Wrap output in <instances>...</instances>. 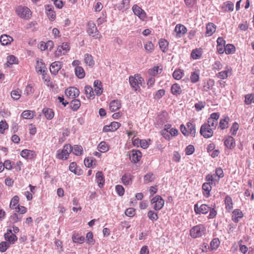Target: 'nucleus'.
<instances>
[{"label": "nucleus", "mask_w": 254, "mask_h": 254, "mask_svg": "<svg viewBox=\"0 0 254 254\" xmlns=\"http://www.w3.org/2000/svg\"><path fill=\"white\" fill-rule=\"evenodd\" d=\"M130 86L135 91H140V85L144 82L143 78L139 74H135L134 75H130L128 78Z\"/></svg>", "instance_id": "nucleus-1"}, {"label": "nucleus", "mask_w": 254, "mask_h": 254, "mask_svg": "<svg viewBox=\"0 0 254 254\" xmlns=\"http://www.w3.org/2000/svg\"><path fill=\"white\" fill-rule=\"evenodd\" d=\"M180 130L183 134L185 136L190 135L192 137H195L196 133L195 125L190 122L187 123V127L184 124L181 125L180 126Z\"/></svg>", "instance_id": "nucleus-2"}, {"label": "nucleus", "mask_w": 254, "mask_h": 254, "mask_svg": "<svg viewBox=\"0 0 254 254\" xmlns=\"http://www.w3.org/2000/svg\"><path fill=\"white\" fill-rule=\"evenodd\" d=\"M72 151V147L69 144H65L62 149H59L56 153V157L60 160H65Z\"/></svg>", "instance_id": "nucleus-3"}, {"label": "nucleus", "mask_w": 254, "mask_h": 254, "mask_svg": "<svg viewBox=\"0 0 254 254\" xmlns=\"http://www.w3.org/2000/svg\"><path fill=\"white\" fill-rule=\"evenodd\" d=\"M16 14L24 20L29 19L32 16L31 10L26 6L19 5L15 8Z\"/></svg>", "instance_id": "nucleus-4"}, {"label": "nucleus", "mask_w": 254, "mask_h": 254, "mask_svg": "<svg viewBox=\"0 0 254 254\" xmlns=\"http://www.w3.org/2000/svg\"><path fill=\"white\" fill-rule=\"evenodd\" d=\"M206 228L202 224H198L193 226L190 230V235L193 238L202 237L205 234Z\"/></svg>", "instance_id": "nucleus-5"}, {"label": "nucleus", "mask_w": 254, "mask_h": 254, "mask_svg": "<svg viewBox=\"0 0 254 254\" xmlns=\"http://www.w3.org/2000/svg\"><path fill=\"white\" fill-rule=\"evenodd\" d=\"M86 31L89 36L95 39H100L102 38V35L98 31L96 24L92 21L88 22Z\"/></svg>", "instance_id": "nucleus-6"}, {"label": "nucleus", "mask_w": 254, "mask_h": 254, "mask_svg": "<svg viewBox=\"0 0 254 254\" xmlns=\"http://www.w3.org/2000/svg\"><path fill=\"white\" fill-rule=\"evenodd\" d=\"M164 200L160 195H156L151 200V203L153 205V208L155 211L161 210L164 205Z\"/></svg>", "instance_id": "nucleus-7"}, {"label": "nucleus", "mask_w": 254, "mask_h": 254, "mask_svg": "<svg viewBox=\"0 0 254 254\" xmlns=\"http://www.w3.org/2000/svg\"><path fill=\"white\" fill-rule=\"evenodd\" d=\"M70 46L68 43H63L57 47V50L55 52V56L59 57L66 54L70 50Z\"/></svg>", "instance_id": "nucleus-8"}, {"label": "nucleus", "mask_w": 254, "mask_h": 254, "mask_svg": "<svg viewBox=\"0 0 254 254\" xmlns=\"http://www.w3.org/2000/svg\"><path fill=\"white\" fill-rule=\"evenodd\" d=\"M214 129L206 124H203L200 129V134L205 138H208L213 136Z\"/></svg>", "instance_id": "nucleus-9"}, {"label": "nucleus", "mask_w": 254, "mask_h": 254, "mask_svg": "<svg viewBox=\"0 0 254 254\" xmlns=\"http://www.w3.org/2000/svg\"><path fill=\"white\" fill-rule=\"evenodd\" d=\"M219 118V114L218 113H213L211 114L210 117L208 119L207 123H204L207 126L215 129L217 124L218 120Z\"/></svg>", "instance_id": "nucleus-10"}, {"label": "nucleus", "mask_w": 254, "mask_h": 254, "mask_svg": "<svg viewBox=\"0 0 254 254\" xmlns=\"http://www.w3.org/2000/svg\"><path fill=\"white\" fill-rule=\"evenodd\" d=\"M132 10L134 14L137 16L139 19L144 21L147 17L146 13L137 4H134L132 7Z\"/></svg>", "instance_id": "nucleus-11"}, {"label": "nucleus", "mask_w": 254, "mask_h": 254, "mask_svg": "<svg viewBox=\"0 0 254 254\" xmlns=\"http://www.w3.org/2000/svg\"><path fill=\"white\" fill-rule=\"evenodd\" d=\"M209 210L210 207L205 204L199 205L198 203H197L194 206V211L196 214H205L209 212Z\"/></svg>", "instance_id": "nucleus-12"}, {"label": "nucleus", "mask_w": 254, "mask_h": 254, "mask_svg": "<svg viewBox=\"0 0 254 254\" xmlns=\"http://www.w3.org/2000/svg\"><path fill=\"white\" fill-rule=\"evenodd\" d=\"M65 95L70 99H74L79 94V90L74 87H70L65 91Z\"/></svg>", "instance_id": "nucleus-13"}, {"label": "nucleus", "mask_w": 254, "mask_h": 254, "mask_svg": "<svg viewBox=\"0 0 254 254\" xmlns=\"http://www.w3.org/2000/svg\"><path fill=\"white\" fill-rule=\"evenodd\" d=\"M4 239L9 244H13L17 240V236L12 233L11 229L7 230V232L4 235Z\"/></svg>", "instance_id": "nucleus-14"}, {"label": "nucleus", "mask_w": 254, "mask_h": 254, "mask_svg": "<svg viewBox=\"0 0 254 254\" xmlns=\"http://www.w3.org/2000/svg\"><path fill=\"white\" fill-rule=\"evenodd\" d=\"M176 36L177 38H181L184 36L187 32V28L183 24H178L175 28Z\"/></svg>", "instance_id": "nucleus-15"}, {"label": "nucleus", "mask_w": 254, "mask_h": 254, "mask_svg": "<svg viewBox=\"0 0 254 254\" xmlns=\"http://www.w3.org/2000/svg\"><path fill=\"white\" fill-rule=\"evenodd\" d=\"M130 0H122L120 2L114 5V7L119 10L124 11L129 7Z\"/></svg>", "instance_id": "nucleus-16"}, {"label": "nucleus", "mask_w": 254, "mask_h": 254, "mask_svg": "<svg viewBox=\"0 0 254 254\" xmlns=\"http://www.w3.org/2000/svg\"><path fill=\"white\" fill-rule=\"evenodd\" d=\"M224 144L227 148L232 150L236 146L235 139L231 136H227L224 138Z\"/></svg>", "instance_id": "nucleus-17"}, {"label": "nucleus", "mask_w": 254, "mask_h": 254, "mask_svg": "<svg viewBox=\"0 0 254 254\" xmlns=\"http://www.w3.org/2000/svg\"><path fill=\"white\" fill-rule=\"evenodd\" d=\"M142 157L141 152L137 150L133 149L131 150L129 155V158L131 162L137 163L140 161Z\"/></svg>", "instance_id": "nucleus-18"}, {"label": "nucleus", "mask_w": 254, "mask_h": 254, "mask_svg": "<svg viewBox=\"0 0 254 254\" xmlns=\"http://www.w3.org/2000/svg\"><path fill=\"white\" fill-rule=\"evenodd\" d=\"M46 13L51 21H54L56 14L54 10V7L52 5L47 4L45 6Z\"/></svg>", "instance_id": "nucleus-19"}, {"label": "nucleus", "mask_w": 254, "mask_h": 254, "mask_svg": "<svg viewBox=\"0 0 254 254\" xmlns=\"http://www.w3.org/2000/svg\"><path fill=\"white\" fill-rule=\"evenodd\" d=\"M121 125L120 123L113 122L110 125L104 126L103 130L104 132L114 131L118 129L121 127Z\"/></svg>", "instance_id": "nucleus-20"}, {"label": "nucleus", "mask_w": 254, "mask_h": 254, "mask_svg": "<svg viewBox=\"0 0 254 254\" xmlns=\"http://www.w3.org/2000/svg\"><path fill=\"white\" fill-rule=\"evenodd\" d=\"M62 66V63L59 61L53 62L50 65V70L52 74L56 75Z\"/></svg>", "instance_id": "nucleus-21"}, {"label": "nucleus", "mask_w": 254, "mask_h": 254, "mask_svg": "<svg viewBox=\"0 0 254 254\" xmlns=\"http://www.w3.org/2000/svg\"><path fill=\"white\" fill-rule=\"evenodd\" d=\"M231 74L232 68L227 66L225 67L224 70L218 72L216 74V76L218 78L225 79L228 77L229 75H231Z\"/></svg>", "instance_id": "nucleus-22"}, {"label": "nucleus", "mask_w": 254, "mask_h": 254, "mask_svg": "<svg viewBox=\"0 0 254 254\" xmlns=\"http://www.w3.org/2000/svg\"><path fill=\"white\" fill-rule=\"evenodd\" d=\"M20 155L25 159H32L36 157L35 151L28 149H24L20 152Z\"/></svg>", "instance_id": "nucleus-23"}, {"label": "nucleus", "mask_w": 254, "mask_h": 254, "mask_svg": "<svg viewBox=\"0 0 254 254\" xmlns=\"http://www.w3.org/2000/svg\"><path fill=\"white\" fill-rule=\"evenodd\" d=\"M94 91L97 96H100L102 94L103 91L102 87V83L99 80H96L94 82Z\"/></svg>", "instance_id": "nucleus-24"}, {"label": "nucleus", "mask_w": 254, "mask_h": 254, "mask_svg": "<svg viewBox=\"0 0 254 254\" xmlns=\"http://www.w3.org/2000/svg\"><path fill=\"white\" fill-rule=\"evenodd\" d=\"M96 182L99 188H101L105 184V178L104 175L101 171H98L96 174Z\"/></svg>", "instance_id": "nucleus-25"}, {"label": "nucleus", "mask_w": 254, "mask_h": 254, "mask_svg": "<svg viewBox=\"0 0 254 254\" xmlns=\"http://www.w3.org/2000/svg\"><path fill=\"white\" fill-rule=\"evenodd\" d=\"M171 92L173 95L178 96L182 94V89L178 83H174L171 86Z\"/></svg>", "instance_id": "nucleus-26"}, {"label": "nucleus", "mask_w": 254, "mask_h": 254, "mask_svg": "<svg viewBox=\"0 0 254 254\" xmlns=\"http://www.w3.org/2000/svg\"><path fill=\"white\" fill-rule=\"evenodd\" d=\"M121 103L118 100H114L112 101L109 105V109L111 112H115L121 107Z\"/></svg>", "instance_id": "nucleus-27"}, {"label": "nucleus", "mask_w": 254, "mask_h": 254, "mask_svg": "<svg viewBox=\"0 0 254 254\" xmlns=\"http://www.w3.org/2000/svg\"><path fill=\"white\" fill-rule=\"evenodd\" d=\"M216 25L211 22L208 23L206 26L205 35L206 36H211L216 31Z\"/></svg>", "instance_id": "nucleus-28"}, {"label": "nucleus", "mask_w": 254, "mask_h": 254, "mask_svg": "<svg viewBox=\"0 0 254 254\" xmlns=\"http://www.w3.org/2000/svg\"><path fill=\"white\" fill-rule=\"evenodd\" d=\"M132 178L130 174L126 173L121 178L122 182L125 186L130 185L132 184Z\"/></svg>", "instance_id": "nucleus-29"}, {"label": "nucleus", "mask_w": 254, "mask_h": 254, "mask_svg": "<svg viewBox=\"0 0 254 254\" xmlns=\"http://www.w3.org/2000/svg\"><path fill=\"white\" fill-rule=\"evenodd\" d=\"M244 214L240 209H235L233 211L232 220L235 223H238L239 221V219L242 218Z\"/></svg>", "instance_id": "nucleus-30"}, {"label": "nucleus", "mask_w": 254, "mask_h": 254, "mask_svg": "<svg viewBox=\"0 0 254 254\" xmlns=\"http://www.w3.org/2000/svg\"><path fill=\"white\" fill-rule=\"evenodd\" d=\"M13 40V39L12 37L6 34L2 35L0 38V42L1 45L4 46L10 44Z\"/></svg>", "instance_id": "nucleus-31"}, {"label": "nucleus", "mask_w": 254, "mask_h": 254, "mask_svg": "<svg viewBox=\"0 0 254 254\" xmlns=\"http://www.w3.org/2000/svg\"><path fill=\"white\" fill-rule=\"evenodd\" d=\"M84 63L89 66L92 67L95 64V62L92 56L89 54H85L84 56Z\"/></svg>", "instance_id": "nucleus-32"}, {"label": "nucleus", "mask_w": 254, "mask_h": 254, "mask_svg": "<svg viewBox=\"0 0 254 254\" xmlns=\"http://www.w3.org/2000/svg\"><path fill=\"white\" fill-rule=\"evenodd\" d=\"M211 185L208 183H205L202 185L203 194L206 198H208L210 196V192L212 189Z\"/></svg>", "instance_id": "nucleus-33"}, {"label": "nucleus", "mask_w": 254, "mask_h": 254, "mask_svg": "<svg viewBox=\"0 0 254 254\" xmlns=\"http://www.w3.org/2000/svg\"><path fill=\"white\" fill-rule=\"evenodd\" d=\"M200 70L195 69V71L191 73L190 76V80L191 83H195L199 80Z\"/></svg>", "instance_id": "nucleus-34"}, {"label": "nucleus", "mask_w": 254, "mask_h": 254, "mask_svg": "<svg viewBox=\"0 0 254 254\" xmlns=\"http://www.w3.org/2000/svg\"><path fill=\"white\" fill-rule=\"evenodd\" d=\"M224 201L226 210L230 212L233 207V203L232 198L229 195H227L225 198Z\"/></svg>", "instance_id": "nucleus-35"}, {"label": "nucleus", "mask_w": 254, "mask_h": 254, "mask_svg": "<svg viewBox=\"0 0 254 254\" xmlns=\"http://www.w3.org/2000/svg\"><path fill=\"white\" fill-rule=\"evenodd\" d=\"M35 116V112L31 110L24 111L21 114V117L25 119H32Z\"/></svg>", "instance_id": "nucleus-36"}, {"label": "nucleus", "mask_w": 254, "mask_h": 254, "mask_svg": "<svg viewBox=\"0 0 254 254\" xmlns=\"http://www.w3.org/2000/svg\"><path fill=\"white\" fill-rule=\"evenodd\" d=\"M85 94L88 99H93L95 97L93 90L91 86L86 85L84 87Z\"/></svg>", "instance_id": "nucleus-37"}, {"label": "nucleus", "mask_w": 254, "mask_h": 254, "mask_svg": "<svg viewBox=\"0 0 254 254\" xmlns=\"http://www.w3.org/2000/svg\"><path fill=\"white\" fill-rule=\"evenodd\" d=\"M159 48L163 52H166L168 50L169 42L164 39H161L159 41Z\"/></svg>", "instance_id": "nucleus-38"}, {"label": "nucleus", "mask_w": 254, "mask_h": 254, "mask_svg": "<svg viewBox=\"0 0 254 254\" xmlns=\"http://www.w3.org/2000/svg\"><path fill=\"white\" fill-rule=\"evenodd\" d=\"M214 85V81L213 79H209L205 81L203 83V90L204 91H208L212 88Z\"/></svg>", "instance_id": "nucleus-39"}, {"label": "nucleus", "mask_w": 254, "mask_h": 254, "mask_svg": "<svg viewBox=\"0 0 254 254\" xmlns=\"http://www.w3.org/2000/svg\"><path fill=\"white\" fill-rule=\"evenodd\" d=\"M42 112L48 120H52L54 117V112L51 109L45 108L43 109Z\"/></svg>", "instance_id": "nucleus-40"}, {"label": "nucleus", "mask_w": 254, "mask_h": 254, "mask_svg": "<svg viewBox=\"0 0 254 254\" xmlns=\"http://www.w3.org/2000/svg\"><path fill=\"white\" fill-rule=\"evenodd\" d=\"M110 146L105 141H101L98 145V150L102 153L107 152L109 150Z\"/></svg>", "instance_id": "nucleus-41"}, {"label": "nucleus", "mask_w": 254, "mask_h": 254, "mask_svg": "<svg viewBox=\"0 0 254 254\" xmlns=\"http://www.w3.org/2000/svg\"><path fill=\"white\" fill-rule=\"evenodd\" d=\"M162 71V67H160L159 66H155L153 68L150 69L148 72L151 76L154 77L155 76L160 74Z\"/></svg>", "instance_id": "nucleus-42"}, {"label": "nucleus", "mask_w": 254, "mask_h": 254, "mask_svg": "<svg viewBox=\"0 0 254 254\" xmlns=\"http://www.w3.org/2000/svg\"><path fill=\"white\" fill-rule=\"evenodd\" d=\"M75 75L79 78H83L85 77V73L83 68L80 66H77L75 68Z\"/></svg>", "instance_id": "nucleus-43"}, {"label": "nucleus", "mask_w": 254, "mask_h": 254, "mask_svg": "<svg viewBox=\"0 0 254 254\" xmlns=\"http://www.w3.org/2000/svg\"><path fill=\"white\" fill-rule=\"evenodd\" d=\"M46 66L45 64L42 60L40 61H37V64L36 66V69L38 73H42L45 72Z\"/></svg>", "instance_id": "nucleus-44"}, {"label": "nucleus", "mask_w": 254, "mask_h": 254, "mask_svg": "<svg viewBox=\"0 0 254 254\" xmlns=\"http://www.w3.org/2000/svg\"><path fill=\"white\" fill-rule=\"evenodd\" d=\"M202 51L201 49H195L191 53V57L194 60H197L200 58L202 56Z\"/></svg>", "instance_id": "nucleus-45"}, {"label": "nucleus", "mask_w": 254, "mask_h": 254, "mask_svg": "<svg viewBox=\"0 0 254 254\" xmlns=\"http://www.w3.org/2000/svg\"><path fill=\"white\" fill-rule=\"evenodd\" d=\"M230 119L228 117H225L220 120L219 123V127L222 130L227 128L228 127V124Z\"/></svg>", "instance_id": "nucleus-46"}, {"label": "nucleus", "mask_w": 254, "mask_h": 254, "mask_svg": "<svg viewBox=\"0 0 254 254\" xmlns=\"http://www.w3.org/2000/svg\"><path fill=\"white\" fill-rule=\"evenodd\" d=\"M72 147V152L76 156H80L83 152L82 147L80 145H74Z\"/></svg>", "instance_id": "nucleus-47"}, {"label": "nucleus", "mask_w": 254, "mask_h": 254, "mask_svg": "<svg viewBox=\"0 0 254 254\" xmlns=\"http://www.w3.org/2000/svg\"><path fill=\"white\" fill-rule=\"evenodd\" d=\"M172 75L176 80H180L184 76V71L181 69H176L173 72Z\"/></svg>", "instance_id": "nucleus-48"}, {"label": "nucleus", "mask_w": 254, "mask_h": 254, "mask_svg": "<svg viewBox=\"0 0 254 254\" xmlns=\"http://www.w3.org/2000/svg\"><path fill=\"white\" fill-rule=\"evenodd\" d=\"M18 59L13 55H9L7 57L6 65L9 66L13 64H18Z\"/></svg>", "instance_id": "nucleus-49"}, {"label": "nucleus", "mask_w": 254, "mask_h": 254, "mask_svg": "<svg viewBox=\"0 0 254 254\" xmlns=\"http://www.w3.org/2000/svg\"><path fill=\"white\" fill-rule=\"evenodd\" d=\"M19 201V197L17 195H15L11 199L9 207L10 208L13 209H17L16 205H18V203Z\"/></svg>", "instance_id": "nucleus-50"}, {"label": "nucleus", "mask_w": 254, "mask_h": 254, "mask_svg": "<svg viewBox=\"0 0 254 254\" xmlns=\"http://www.w3.org/2000/svg\"><path fill=\"white\" fill-rule=\"evenodd\" d=\"M222 8H224L225 11L231 12L234 10V3L230 1H227L223 3Z\"/></svg>", "instance_id": "nucleus-51"}, {"label": "nucleus", "mask_w": 254, "mask_h": 254, "mask_svg": "<svg viewBox=\"0 0 254 254\" xmlns=\"http://www.w3.org/2000/svg\"><path fill=\"white\" fill-rule=\"evenodd\" d=\"M72 241L74 243H78L82 244L85 240V238L83 236H79L78 234H73L72 236Z\"/></svg>", "instance_id": "nucleus-52"}, {"label": "nucleus", "mask_w": 254, "mask_h": 254, "mask_svg": "<svg viewBox=\"0 0 254 254\" xmlns=\"http://www.w3.org/2000/svg\"><path fill=\"white\" fill-rule=\"evenodd\" d=\"M11 96L14 100H18L21 96V91L19 89L13 90L11 92Z\"/></svg>", "instance_id": "nucleus-53"}, {"label": "nucleus", "mask_w": 254, "mask_h": 254, "mask_svg": "<svg viewBox=\"0 0 254 254\" xmlns=\"http://www.w3.org/2000/svg\"><path fill=\"white\" fill-rule=\"evenodd\" d=\"M80 101L78 99H73L70 102L71 108L74 111H77L80 107Z\"/></svg>", "instance_id": "nucleus-54"}, {"label": "nucleus", "mask_w": 254, "mask_h": 254, "mask_svg": "<svg viewBox=\"0 0 254 254\" xmlns=\"http://www.w3.org/2000/svg\"><path fill=\"white\" fill-rule=\"evenodd\" d=\"M245 103L246 105H250L254 103V93L248 94L245 96Z\"/></svg>", "instance_id": "nucleus-55"}, {"label": "nucleus", "mask_w": 254, "mask_h": 254, "mask_svg": "<svg viewBox=\"0 0 254 254\" xmlns=\"http://www.w3.org/2000/svg\"><path fill=\"white\" fill-rule=\"evenodd\" d=\"M220 241L218 238L213 239L210 242V246L212 250H216L220 245Z\"/></svg>", "instance_id": "nucleus-56"}, {"label": "nucleus", "mask_w": 254, "mask_h": 254, "mask_svg": "<svg viewBox=\"0 0 254 254\" xmlns=\"http://www.w3.org/2000/svg\"><path fill=\"white\" fill-rule=\"evenodd\" d=\"M236 50L235 46L232 44H227L225 47V52L226 54H232Z\"/></svg>", "instance_id": "nucleus-57"}, {"label": "nucleus", "mask_w": 254, "mask_h": 254, "mask_svg": "<svg viewBox=\"0 0 254 254\" xmlns=\"http://www.w3.org/2000/svg\"><path fill=\"white\" fill-rule=\"evenodd\" d=\"M147 216L149 219L152 221H155L158 220V216L156 212H155L153 210H149L147 213Z\"/></svg>", "instance_id": "nucleus-58"}, {"label": "nucleus", "mask_w": 254, "mask_h": 254, "mask_svg": "<svg viewBox=\"0 0 254 254\" xmlns=\"http://www.w3.org/2000/svg\"><path fill=\"white\" fill-rule=\"evenodd\" d=\"M155 177L152 173H147L144 177V182L145 184H148L154 181Z\"/></svg>", "instance_id": "nucleus-59"}, {"label": "nucleus", "mask_w": 254, "mask_h": 254, "mask_svg": "<svg viewBox=\"0 0 254 254\" xmlns=\"http://www.w3.org/2000/svg\"><path fill=\"white\" fill-rule=\"evenodd\" d=\"M21 219L22 216H20L17 213H14L13 215H11L9 218L10 221L12 223L20 221Z\"/></svg>", "instance_id": "nucleus-60"}, {"label": "nucleus", "mask_w": 254, "mask_h": 254, "mask_svg": "<svg viewBox=\"0 0 254 254\" xmlns=\"http://www.w3.org/2000/svg\"><path fill=\"white\" fill-rule=\"evenodd\" d=\"M243 240H241L238 242L239 247V251L243 254H246L248 251V248L245 245L243 244Z\"/></svg>", "instance_id": "nucleus-61"}, {"label": "nucleus", "mask_w": 254, "mask_h": 254, "mask_svg": "<svg viewBox=\"0 0 254 254\" xmlns=\"http://www.w3.org/2000/svg\"><path fill=\"white\" fill-rule=\"evenodd\" d=\"M86 241L87 243H88L89 245H94L95 243V241L93 239V235L92 232H89L87 233L86 236Z\"/></svg>", "instance_id": "nucleus-62"}, {"label": "nucleus", "mask_w": 254, "mask_h": 254, "mask_svg": "<svg viewBox=\"0 0 254 254\" xmlns=\"http://www.w3.org/2000/svg\"><path fill=\"white\" fill-rule=\"evenodd\" d=\"M223 67V65L220 61H215L212 65V69L214 71H218L221 69Z\"/></svg>", "instance_id": "nucleus-63"}, {"label": "nucleus", "mask_w": 254, "mask_h": 254, "mask_svg": "<svg viewBox=\"0 0 254 254\" xmlns=\"http://www.w3.org/2000/svg\"><path fill=\"white\" fill-rule=\"evenodd\" d=\"M144 49L147 53H152L154 50V46L152 43L151 41L147 42L144 45Z\"/></svg>", "instance_id": "nucleus-64"}]
</instances>
